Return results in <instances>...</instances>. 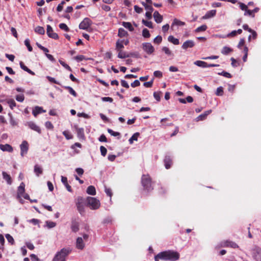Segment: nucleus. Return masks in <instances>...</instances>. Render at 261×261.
<instances>
[{"label": "nucleus", "mask_w": 261, "mask_h": 261, "mask_svg": "<svg viewBox=\"0 0 261 261\" xmlns=\"http://www.w3.org/2000/svg\"><path fill=\"white\" fill-rule=\"evenodd\" d=\"M80 224L78 218H72L71 222V229L72 231L74 232H77L79 228Z\"/></svg>", "instance_id": "8"}, {"label": "nucleus", "mask_w": 261, "mask_h": 261, "mask_svg": "<svg viewBox=\"0 0 261 261\" xmlns=\"http://www.w3.org/2000/svg\"><path fill=\"white\" fill-rule=\"evenodd\" d=\"M153 75L155 77L161 78L163 76V73L161 71L156 70L153 72Z\"/></svg>", "instance_id": "60"}, {"label": "nucleus", "mask_w": 261, "mask_h": 261, "mask_svg": "<svg viewBox=\"0 0 261 261\" xmlns=\"http://www.w3.org/2000/svg\"><path fill=\"white\" fill-rule=\"evenodd\" d=\"M86 192L89 195H95L96 194L95 188L93 186H89L87 189Z\"/></svg>", "instance_id": "25"}, {"label": "nucleus", "mask_w": 261, "mask_h": 261, "mask_svg": "<svg viewBox=\"0 0 261 261\" xmlns=\"http://www.w3.org/2000/svg\"><path fill=\"white\" fill-rule=\"evenodd\" d=\"M100 150L101 154L103 156H105L107 154V148L103 146H101L100 147Z\"/></svg>", "instance_id": "54"}, {"label": "nucleus", "mask_w": 261, "mask_h": 261, "mask_svg": "<svg viewBox=\"0 0 261 261\" xmlns=\"http://www.w3.org/2000/svg\"><path fill=\"white\" fill-rule=\"evenodd\" d=\"M142 36L144 38H149L150 37L149 31L147 29H144L142 31Z\"/></svg>", "instance_id": "41"}, {"label": "nucleus", "mask_w": 261, "mask_h": 261, "mask_svg": "<svg viewBox=\"0 0 261 261\" xmlns=\"http://www.w3.org/2000/svg\"><path fill=\"white\" fill-rule=\"evenodd\" d=\"M59 28L65 31L68 32L69 31V29L68 26L65 23H60L59 24Z\"/></svg>", "instance_id": "49"}, {"label": "nucleus", "mask_w": 261, "mask_h": 261, "mask_svg": "<svg viewBox=\"0 0 261 261\" xmlns=\"http://www.w3.org/2000/svg\"><path fill=\"white\" fill-rule=\"evenodd\" d=\"M153 80H152L150 81L145 82L143 84L144 86L147 88H151L152 86L153 85Z\"/></svg>", "instance_id": "62"}, {"label": "nucleus", "mask_w": 261, "mask_h": 261, "mask_svg": "<svg viewBox=\"0 0 261 261\" xmlns=\"http://www.w3.org/2000/svg\"><path fill=\"white\" fill-rule=\"evenodd\" d=\"M46 225L49 228H53L56 226V223L53 221H47L46 222Z\"/></svg>", "instance_id": "55"}, {"label": "nucleus", "mask_w": 261, "mask_h": 261, "mask_svg": "<svg viewBox=\"0 0 261 261\" xmlns=\"http://www.w3.org/2000/svg\"><path fill=\"white\" fill-rule=\"evenodd\" d=\"M195 46V42L192 40L185 41L181 46L183 49L187 50L189 48H192Z\"/></svg>", "instance_id": "12"}, {"label": "nucleus", "mask_w": 261, "mask_h": 261, "mask_svg": "<svg viewBox=\"0 0 261 261\" xmlns=\"http://www.w3.org/2000/svg\"><path fill=\"white\" fill-rule=\"evenodd\" d=\"M168 40L174 44V45H178L179 44V41L178 39L174 38L173 36L170 35L168 38Z\"/></svg>", "instance_id": "27"}, {"label": "nucleus", "mask_w": 261, "mask_h": 261, "mask_svg": "<svg viewBox=\"0 0 261 261\" xmlns=\"http://www.w3.org/2000/svg\"><path fill=\"white\" fill-rule=\"evenodd\" d=\"M244 15H249L252 17H255V15L253 14L252 10H249L248 9L245 12Z\"/></svg>", "instance_id": "59"}, {"label": "nucleus", "mask_w": 261, "mask_h": 261, "mask_svg": "<svg viewBox=\"0 0 261 261\" xmlns=\"http://www.w3.org/2000/svg\"><path fill=\"white\" fill-rule=\"evenodd\" d=\"M0 149L3 151H8L9 152H12L13 150V147L8 144L5 145L0 144Z\"/></svg>", "instance_id": "15"}, {"label": "nucleus", "mask_w": 261, "mask_h": 261, "mask_svg": "<svg viewBox=\"0 0 261 261\" xmlns=\"http://www.w3.org/2000/svg\"><path fill=\"white\" fill-rule=\"evenodd\" d=\"M28 126L31 129L37 132L39 134L41 133V130L40 128L38 125H37L34 122H28Z\"/></svg>", "instance_id": "16"}, {"label": "nucleus", "mask_w": 261, "mask_h": 261, "mask_svg": "<svg viewBox=\"0 0 261 261\" xmlns=\"http://www.w3.org/2000/svg\"><path fill=\"white\" fill-rule=\"evenodd\" d=\"M211 113H212V110H207V111L204 112V113L199 115L196 118L197 121H202V120H203L205 119L206 117L207 116V115H208Z\"/></svg>", "instance_id": "17"}, {"label": "nucleus", "mask_w": 261, "mask_h": 261, "mask_svg": "<svg viewBox=\"0 0 261 261\" xmlns=\"http://www.w3.org/2000/svg\"><path fill=\"white\" fill-rule=\"evenodd\" d=\"M21 150V155L23 156L24 154H26L28 152L29 149V144L27 141H23L21 145H20Z\"/></svg>", "instance_id": "11"}, {"label": "nucleus", "mask_w": 261, "mask_h": 261, "mask_svg": "<svg viewBox=\"0 0 261 261\" xmlns=\"http://www.w3.org/2000/svg\"><path fill=\"white\" fill-rule=\"evenodd\" d=\"M25 185L23 182H21L18 188L17 194L18 196H22L25 191Z\"/></svg>", "instance_id": "22"}, {"label": "nucleus", "mask_w": 261, "mask_h": 261, "mask_svg": "<svg viewBox=\"0 0 261 261\" xmlns=\"http://www.w3.org/2000/svg\"><path fill=\"white\" fill-rule=\"evenodd\" d=\"M74 128L76 131L77 137L80 139H84L85 137L84 128H79L76 125L74 126Z\"/></svg>", "instance_id": "14"}, {"label": "nucleus", "mask_w": 261, "mask_h": 261, "mask_svg": "<svg viewBox=\"0 0 261 261\" xmlns=\"http://www.w3.org/2000/svg\"><path fill=\"white\" fill-rule=\"evenodd\" d=\"M2 174L4 179L7 181L8 184L11 185L12 184V179L11 176L5 172H3Z\"/></svg>", "instance_id": "29"}, {"label": "nucleus", "mask_w": 261, "mask_h": 261, "mask_svg": "<svg viewBox=\"0 0 261 261\" xmlns=\"http://www.w3.org/2000/svg\"><path fill=\"white\" fill-rule=\"evenodd\" d=\"M69 248H63L60 251L57 253L53 261H66V257L71 252Z\"/></svg>", "instance_id": "3"}, {"label": "nucleus", "mask_w": 261, "mask_h": 261, "mask_svg": "<svg viewBox=\"0 0 261 261\" xmlns=\"http://www.w3.org/2000/svg\"><path fill=\"white\" fill-rule=\"evenodd\" d=\"M162 50L167 55L171 56L172 55L171 51L167 47L164 46L162 48Z\"/></svg>", "instance_id": "56"}, {"label": "nucleus", "mask_w": 261, "mask_h": 261, "mask_svg": "<svg viewBox=\"0 0 261 261\" xmlns=\"http://www.w3.org/2000/svg\"><path fill=\"white\" fill-rule=\"evenodd\" d=\"M92 23V21L88 17L85 18L80 23L79 28L82 30H88Z\"/></svg>", "instance_id": "7"}, {"label": "nucleus", "mask_w": 261, "mask_h": 261, "mask_svg": "<svg viewBox=\"0 0 261 261\" xmlns=\"http://www.w3.org/2000/svg\"><path fill=\"white\" fill-rule=\"evenodd\" d=\"M16 99L19 102H22L24 99V96L23 94L17 95L16 96Z\"/></svg>", "instance_id": "61"}, {"label": "nucleus", "mask_w": 261, "mask_h": 261, "mask_svg": "<svg viewBox=\"0 0 261 261\" xmlns=\"http://www.w3.org/2000/svg\"><path fill=\"white\" fill-rule=\"evenodd\" d=\"M20 66L21 67V69H22L23 70H24V71H27V72H28L29 73H30V74L31 75H35V73L34 72H33V71H32L31 70H30L29 68H28L24 64V63L22 62V61H20Z\"/></svg>", "instance_id": "24"}, {"label": "nucleus", "mask_w": 261, "mask_h": 261, "mask_svg": "<svg viewBox=\"0 0 261 261\" xmlns=\"http://www.w3.org/2000/svg\"><path fill=\"white\" fill-rule=\"evenodd\" d=\"M206 64H207L206 62H205L202 61H196L194 62L195 65H197L199 67H201L203 68L207 67Z\"/></svg>", "instance_id": "33"}, {"label": "nucleus", "mask_w": 261, "mask_h": 261, "mask_svg": "<svg viewBox=\"0 0 261 261\" xmlns=\"http://www.w3.org/2000/svg\"><path fill=\"white\" fill-rule=\"evenodd\" d=\"M224 246L225 247H230L233 248H236L238 247V245L232 241H226L224 242Z\"/></svg>", "instance_id": "23"}, {"label": "nucleus", "mask_w": 261, "mask_h": 261, "mask_svg": "<svg viewBox=\"0 0 261 261\" xmlns=\"http://www.w3.org/2000/svg\"><path fill=\"white\" fill-rule=\"evenodd\" d=\"M218 74L219 75H223L224 77H226L227 78H231L232 77L231 75L229 73H228L226 71H223L222 72L219 73Z\"/></svg>", "instance_id": "58"}, {"label": "nucleus", "mask_w": 261, "mask_h": 261, "mask_svg": "<svg viewBox=\"0 0 261 261\" xmlns=\"http://www.w3.org/2000/svg\"><path fill=\"white\" fill-rule=\"evenodd\" d=\"M143 49L148 54H151L154 51L153 46L150 43L146 42L142 44Z\"/></svg>", "instance_id": "9"}, {"label": "nucleus", "mask_w": 261, "mask_h": 261, "mask_svg": "<svg viewBox=\"0 0 261 261\" xmlns=\"http://www.w3.org/2000/svg\"><path fill=\"white\" fill-rule=\"evenodd\" d=\"M141 181L144 190L150 192L153 190L152 178L148 174H143L141 177Z\"/></svg>", "instance_id": "2"}, {"label": "nucleus", "mask_w": 261, "mask_h": 261, "mask_svg": "<svg viewBox=\"0 0 261 261\" xmlns=\"http://www.w3.org/2000/svg\"><path fill=\"white\" fill-rule=\"evenodd\" d=\"M61 181L62 183L64 184V185L68 191L71 192H72V188L71 186L68 184L67 178L66 177H64L63 176H61Z\"/></svg>", "instance_id": "18"}, {"label": "nucleus", "mask_w": 261, "mask_h": 261, "mask_svg": "<svg viewBox=\"0 0 261 261\" xmlns=\"http://www.w3.org/2000/svg\"><path fill=\"white\" fill-rule=\"evenodd\" d=\"M45 112V111L43 110L41 107L36 106L33 110L32 113L35 117H36L38 114Z\"/></svg>", "instance_id": "20"}, {"label": "nucleus", "mask_w": 261, "mask_h": 261, "mask_svg": "<svg viewBox=\"0 0 261 261\" xmlns=\"http://www.w3.org/2000/svg\"><path fill=\"white\" fill-rule=\"evenodd\" d=\"M142 23L144 24L145 26L148 27L149 28L152 29L153 28V25L151 21H149L145 20L144 19L142 20Z\"/></svg>", "instance_id": "43"}, {"label": "nucleus", "mask_w": 261, "mask_h": 261, "mask_svg": "<svg viewBox=\"0 0 261 261\" xmlns=\"http://www.w3.org/2000/svg\"><path fill=\"white\" fill-rule=\"evenodd\" d=\"M118 57L120 59H124L127 57H129V55H127L125 52L121 51H118Z\"/></svg>", "instance_id": "36"}, {"label": "nucleus", "mask_w": 261, "mask_h": 261, "mask_svg": "<svg viewBox=\"0 0 261 261\" xmlns=\"http://www.w3.org/2000/svg\"><path fill=\"white\" fill-rule=\"evenodd\" d=\"M142 5L145 7V9L146 10H147V12H152V11H153V8L151 6V5H147V4H145V3H144V2L142 3Z\"/></svg>", "instance_id": "40"}, {"label": "nucleus", "mask_w": 261, "mask_h": 261, "mask_svg": "<svg viewBox=\"0 0 261 261\" xmlns=\"http://www.w3.org/2000/svg\"><path fill=\"white\" fill-rule=\"evenodd\" d=\"M245 42V41L244 38L241 39L238 45V47L241 49L244 45Z\"/></svg>", "instance_id": "64"}, {"label": "nucleus", "mask_w": 261, "mask_h": 261, "mask_svg": "<svg viewBox=\"0 0 261 261\" xmlns=\"http://www.w3.org/2000/svg\"><path fill=\"white\" fill-rule=\"evenodd\" d=\"M207 28V27L206 24H203L199 27H198L196 30V32H200L205 31Z\"/></svg>", "instance_id": "39"}, {"label": "nucleus", "mask_w": 261, "mask_h": 261, "mask_svg": "<svg viewBox=\"0 0 261 261\" xmlns=\"http://www.w3.org/2000/svg\"><path fill=\"white\" fill-rule=\"evenodd\" d=\"M161 94L162 92L161 91L154 92L153 93V96L158 101H160Z\"/></svg>", "instance_id": "45"}, {"label": "nucleus", "mask_w": 261, "mask_h": 261, "mask_svg": "<svg viewBox=\"0 0 261 261\" xmlns=\"http://www.w3.org/2000/svg\"><path fill=\"white\" fill-rule=\"evenodd\" d=\"M223 94V88L222 87H218L217 89L216 94L217 96H221Z\"/></svg>", "instance_id": "57"}, {"label": "nucleus", "mask_w": 261, "mask_h": 261, "mask_svg": "<svg viewBox=\"0 0 261 261\" xmlns=\"http://www.w3.org/2000/svg\"><path fill=\"white\" fill-rule=\"evenodd\" d=\"M185 24V23L184 22L179 20L177 19H174L173 20V22L172 23V26L173 25L181 26V25H184Z\"/></svg>", "instance_id": "46"}, {"label": "nucleus", "mask_w": 261, "mask_h": 261, "mask_svg": "<svg viewBox=\"0 0 261 261\" xmlns=\"http://www.w3.org/2000/svg\"><path fill=\"white\" fill-rule=\"evenodd\" d=\"M128 35V34L127 31H126L123 28H120L118 30V36L120 37H123L127 36Z\"/></svg>", "instance_id": "26"}, {"label": "nucleus", "mask_w": 261, "mask_h": 261, "mask_svg": "<svg viewBox=\"0 0 261 261\" xmlns=\"http://www.w3.org/2000/svg\"><path fill=\"white\" fill-rule=\"evenodd\" d=\"M24 44L27 47L29 51H32L33 50V48L30 45V40L29 39H26L25 40Z\"/></svg>", "instance_id": "47"}, {"label": "nucleus", "mask_w": 261, "mask_h": 261, "mask_svg": "<svg viewBox=\"0 0 261 261\" xmlns=\"http://www.w3.org/2000/svg\"><path fill=\"white\" fill-rule=\"evenodd\" d=\"M122 25L126 29H128L129 31H133L134 28L132 26L130 22H122Z\"/></svg>", "instance_id": "28"}, {"label": "nucleus", "mask_w": 261, "mask_h": 261, "mask_svg": "<svg viewBox=\"0 0 261 261\" xmlns=\"http://www.w3.org/2000/svg\"><path fill=\"white\" fill-rule=\"evenodd\" d=\"M232 49H231V48L227 46H224L223 47L221 50V53L223 55H227L229 53L232 52Z\"/></svg>", "instance_id": "32"}, {"label": "nucleus", "mask_w": 261, "mask_h": 261, "mask_svg": "<svg viewBox=\"0 0 261 261\" xmlns=\"http://www.w3.org/2000/svg\"><path fill=\"white\" fill-rule=\"evenodd\" d=\"M46 79L50 83H55V84H58V85H61L60 83L59 82H58V81H57L56 80V79L55 78H54V77H51L50 76H46Z\"/></svg>", "instance_id": "50"}, {"label": "nucleus", "mask_w": 261, "mask_h": 261, "mask_svg": "<svg viewBox=\"0 0 261 261\" xmlns=\"http://www.w3.org/2000/svg\"><path fill=\"white\" fill-rule=\"evenodd\" d=\"M35 32L39 34L43 35L45 33V30L43 27L38 26L35 29Z\"/></svg>", "instance_id": "34"}, {"label": "nucleus", "mask_w": 261, "mask_h": 261, "mask_svg": "<svg viewBox=\"0 0 261 261\" xmlns=\"http://www.w3.org/2000/svg\"><path fill=\"white\" fill-rule=\"evenodd\" d=\"M83 237V238L78 237L76 240V248L80 250H83L85 247L84 240L86 241L89 238V236L87 234H84Z\"/></svg>", "instance_id": "6"}, {"label": "nucleus", "mask_w": 261, "mask_h": 261, "mask_svg": "<svg viewBox=\"0 0 261 261\" xmlns=\"http://www.w3.org/2000/svg\"><path fill=\"white\" fill-rule=\"evenodd\" d=\"M153 17H154L155 21L158 23H161L163 20L162 16L157 11H155L154 12Z\"/></svg>", "instance_id": "19"}, {"label": "nucleus", "mask_w": 261, "mask_h": 261, "mask_svg": "<svg viewBox=\"0 0 261 261\" xmlns=\"http://www.w3.org/2000/svg\"><path fill=\"white\" fill-rule=\"evenodd\" d=\"M164 162V165H165V168L167 169H168L171 168V167L173 164V162H172V158H171L170 156L166 155L165 158Z\"/></svg>", "instance_id": "13"}, {"label": "nucleus", "mask_w": 261, "mask_h": 261, "mask_svg": "<svg viewBox=\"0 0 261 261\" xmlns=\"http://www.w3.org/2000/svg\"><path fill=\"white\" fill-rule=\"evenodd\" d=\"M85 199L82 197H78L76 199V205L77 211L81 215L85 214Z\"/></svg>", "instance_id": "5"}, {"label": "nucleus", "mask_w": 261, "mask_h": 261, "mask_svg": "<svg viewBox=\"0 0 261 261\" xmlns=\"http://www.w3.org/2000/svg\"><path fill=\"white\" fill-rule=\"evenodd\" d=\"M108 132L110 134L114 137H117L120 135V134L119 132H114L110 128L108 129Z\"/></svg>", "instance_id": "51"}, {"label": "nucleus", "mask_w": 261, "mask_h": 261, "mask_svg": "<svg viewBox=\"0 0 261 261\" xmlns=\"http://www.w3.org/2000/svg\"><path fill=\"white\" fill-rule=\"evenodd\" d=\"M179 258V254L173 250H167L158 253L154 257L155 261L159 259L165 260L176 261Z\"/></svg>", "instance_id": "1"}, {"label": "nucleus", "mask_w": 261, "mask_h": 261, "mask_svg": "<svg viewBox=\"0 0 261 261\" xmlns=\"http://www.w3.org/2000/svg\"><path fill=\"white\" fill-rule=\"evenodd\" d=\"M162 41V37L161 36L158 35L153 40V42L155 44H160Z\"/></svg>", "instance_id": "52"}, {"label": "nucleus", "mask_w": 261, "mask_h": 261, "mask_svg": "<svg viewBox=\"0 0 261 261\" xmlns=\"http://www.w3.org/2000/svg\"><path fill=\"white\" fill-rule=\"evenodd\" d=\"M216 11L215 10H212L207 12L205 16L203 17L204 18H209L214 16L216 15Z\"/></svg>", "instance_id": "30"}, {"label": "nucleus", "mask_w": 261, "mask_h": 261, "mask_svg": "<svg viewBox=\"0 0 261 261\" xmlns=\"http://www.w3.org/2000/svg\"><path fill=\"white\" fill-rule=\"evenodd\" d=\"M9 105L10 108L11 109H13V108L16 107V102L13 99H9L7 101Z\"/></svg>", "instance_id": "44"}, {"label": "nucleus", "mask_w": 261, "mask_h": 261, "mask_svg": "<svg viewBox=\"0 0 261 261\" xmlns=\"http://www.w3.org/2000/svg\"><path fill=\"white\" fill-rule=\"evenodd\" d=\"M46 33L48 36L54 39H59L58 35L54 32L53 28L50 25H47Z\"/></svg>", "instance_id": "10"}, {"label": "nucleus", "mask_w": 261, "mask_h": 261, "mask_svg": "<svg viewBox=\"0 0 261 261\" xmlns=\"http://www.w3.org/2000/svg\"><path fill=\"white\" fill-rule=\"evenodd\" d=\"M86 201L87 206H89L91 210H97L100 206L99 200L95 197H88Z\"/></svg>", "instance_id": "4"}, {"label": "nucleus", "mask_w": 261, "mask_h": 261, "mask_svg": "<svg viewBox=\"0 0 261 261\" xmlns=\"http://www.w3.org/2000/svg\"><path fill=\"white\" fill-rule=\"evenodd\" d=\"M250 33H251L252 35H249L248 36V41H250L251 38H252V39L254 40L256 39L257 38V36L256 32L255 31H254L253 30H252V31H250Z\"/></svg>", "instance_id": "38"}, {"label": "nucleus", "mask_w": 261, "mask_h": 261, "mask_svg": "<svg viewBox=\"0 0 261 261\" xmlns=\"http://www.w3.org/2000/svg\"><path fill=\"white\" fill-rule=\"evenodd\" d=\"M63 135L66 138V139L69 140L73 138V136L68 130H65L63 132Z\"/></svg>", "instance_id": "37"}, {"label": "nucleus", "mask_w": 261, "mask_h": 261, "mask_svg": "<svg viewBox=\"0 0 261 261\" xmlns=\"http://www.w3.org/2000/svg\"><path fill=\"white\" fill-rule=\"evenodd\" d=\"M45 126L47 128L49 129H53L54 128V125L50 121H47L45 122Z\"/></svg>", "instance_id": "63"}, {"label": "nucleus", "mask_w": 261, "mask_h": 261, "mask_svg": "<svg viewBox=\"0 0 261 261\" xmlns=\"http://www.w3.org/2000/svg\"><path fill=\"white\" fill-rule=\"evenodd\" d=\"M59 62H60V64L62 65L67 70H69V71H72V69L70 68V67L68 65H67L66 63H65L64 61L60 60Z\"/></svg>", "instance_id": "48"}, {"label": "nucleus", "mask_w": 261, "mask_h": 261, "mask_svg": "<svg viewBox=\"0 0 261 261\" xmlns=\"http://www.w3.org/2000/svg\"><path fill=\"white\" fill-rule=\"evenodd\" d=\"M34 172L37 176H39L43 172L42 169L38 165H36L34 167Z\"/></svg>", "instance_id": "31"}, {"label": "nucleus", "mask_w": 261, "mask_h": 261, "mask_svg": "<svg viewBox=\"0 0 261 261\" xmlns=\"http://www.w3.org/2000/svg\"><path fill=\"white\" fill-rule=\"evenodd\" d=\"M65 89L68 90L69 92L74 97L77 96V93L76 92L73 90V89L70 87V86H64L63 87Z\"/></svg>", "instance_id": "35"}, {"label": "nucleus", "mask_w": 261, "mask_h": 261, "mask_svg": "<svg viewBox=\"0 0 261 261\" xmlns=\"http://www.w3.org/2000/svg\"><path fill=\"white\" fill-rule=\"evenodd\" d=\"M124 48L123 46V40H121L120 39H118L116 43V50L118 51H121L122 49Z\"/></svg>", "instance_id": "21"}, {"label": "nucleus", "mask_w": 261, "mask_h": 261, "mask_svg": "<svg viewBox=\"0 0 261 261\" xmlns=\"http://www.w3.org/2000/svg\"><path fill=\"white\" fill-rule=\"evenodd\" d=\"M158 193L161 195H165L167 193V189L165 187L161 186L159 189Z\"/></svg>", "instance_id": "42"}, {"label": "nucleus", "mask_w": 261, "mask_h": 261, "mask_svg": "<svg viewBox=\"0 0 261 261\" xmlns=\"http://www.w3.org/2000/svg\"><path fill=\"white\" fill-rule=\"evenodd\" d=\"M6 238L7 239L8 241L11 244H13L14 243V240L13 238L9 234H6Z\"/></svg>", "instance_id": "53"}]
</instances>
